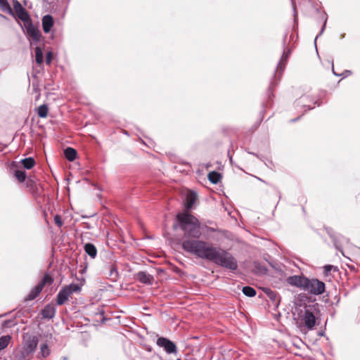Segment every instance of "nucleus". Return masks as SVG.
<instances>
[{
    "mask_svg": "<svg viewBox=\"0 0 360 360\" xmlns=\"http://www.w3.org/2000/svg\"><path fill=\"white\" fill-rule=\"evenodd\" d=\"M182 248L191 255L211 261L221 267L232 271L238 268L237 261L230 252L204 240H186L183 243Z\"/></svg>",
    "mask_w": 360,
    "mask_h": 360,
    "instance_id": "nucleus-1",
    "label": "nucleus"
},
{
    "mask_svg": "<svg viewBox=\"0 0 360 360\" xmlns=\"http://www.w3.org/2000/svg\"><path fill=\"white\" fill-rule=\"evenodd\" d=\"M176 221L173 229L176 230L179 227L183 231L184 239L182 243L186 240H199L202 233L200 222L196 217L188 212L180 213L176 215Z\"/></svg>",
    "mask_w": 360,
    "mask_h": 360,
    "instance_id": "nucleus-2",
    "label": "nucleus"
},
{
    "mask_svg": "<svg viewBox=\"0 0 360 360\" xmlns=\"http://www.w3.org/2000/svg\"><path fill=\"white\" fill-rule=\"evenodd\" d=\"M325 289L326 285L323 281L315 278H309L307 277L302 290L311 295H319L325 292Z\"/></svg>",
    "mask_w": 360,
    "mask_h": 360,
    "instance_id": "nucleus-3",
    "label": "nucleus"
},
{
    "mask_svg": "<svg viewBox=\"0 0 360 360\" xmlns=\"http://www.w3.org/2000/svg\"><path fill=\"white\" fill-rule=\"evenodd\" d=\"M316 308L315 305H309L304 308L303 314L301 316V321L308 330L314 329L316 323Z\"/></svg>",
    "mask_w": 360,
    "mask_h": 360,
    "instance_id": "nucleus-4",
    "label": "nucleus"
},
{
    "mask_svg": "<svg viewBox=\"0 0 360 360\" xmlns=\"http://www.w3.org/2000/svg\"><path fill=\"white\" fill-rule=\"evenodd\" d=\"M23 29L27 37L30 39L31 44H37L40 41L41 33L39 30L36 28L32 22V20L23 23Z\"/></svg>",
    "mask_w": 360,
    "mask_h": 360,
    "instance_id": "nucleus-5",
    "label": "nucleus"
},
{
    "mask_svg": "<svg viewBox=\"0 0 360 360\" xmlns=\"http://www.w3.org/2000/svg\"><path fill=\"white\" fill-rule=\"evenodd\" d=\"M39 342V338L37 335L30 333H25L23 335L22 348L34 354Z\"/></svg>",
    "mask_w": 360,
    "mask_h": 360,
    "instance_id": "nucleus-6",
    "label": "nucleus"
},
{
    "mask_svg": "<svg viewBox=\"0 0 360 360\" xmlns=\"http://www.w3.org/2000/svg\"><path fill=\"white\" fill-rule=\"evenodd\" d=\"M156 344L158 347L163 348L167 354H176L177 349L175 343L167 338L160 337L157 339Z\"/></svg>",
    "mask_w": 360,
    "mask_h": 360,
    "instance_id": "nucleus-7",
    "label": "nucleus"
},
{
    "mask_svg": "<svg viewBox=\"0 0 360 360\" xmlns=\"http://www.w3.org/2000/svg\"><path fill=\"white\" fill-rule=\"evenodd\" d=\"M13 13L15 16L22 20L23 23L31 20L28 12L22 7L18 0H13Z\"/></svg>",
    "mask_w": 360,
    "mask_h": 360,
    "instance_id": "nucleus-8",
    "label": "nucleus"
},
{
    "mask_svg": "<svg viewBox=\"0 0 360 360\" xmlns=\"http://www.w3.org/2000/svg\"><path fill=\"white\" fill-rule=\"evenodd\" d=\"M330 236L333 240L335 248L344 255L342 248V245L344 244H348L349 240L340 234H330Z\"/></svg>",
    "mask_w": 360,
    "mask_h": 360,
    "instance_id": "nucleus-9",
    "label": "nucleus"
},
{
    "mask_svg": "<svg viewBox=\"0 0 360 360\" xmlns=\"http://www.w3.org/2000/svg\"><path fill=\"white\" fill-rule=\"evenodd\" d=\"M307 279V277L304 276H290L287 278V283L293 287H297L303 290L304 282Z\"/></svg>",
    "mask_w": 360,
    "mask_h": 360,
    "instance_id": "nucleus-10",
    "label": "nucleus"
},
{
    "mask_svg": "<svg viewBox=\"0 0 360 360\" xmlns=\"http://www.w3.org/2000/svg\"><path fill=\"white\" fill-rule=\"evenodd\" d=\"M135 278L140 283L146 285H152L154 280L153 276L146 271H139L135 275Z\"/></svg>",
    "mask_w": 360,
    "mask_h": 360,
    "instance_id": "nucleus-11",
    "label": "nucleus"
},
{
    "mask_svg": "<svg viewBox=\"0 0 360 360\" xmlns=\"http://www.w3.org/2000/svg\"><path fill=\"white\" fill-rule=\"evenodd\" d=\"M71 294L64 287L58 292L56 297V303L58 305H63L68 300Z\"/></svg>",
    "mask_w": 360,
    "mask_h": 360,
    "instance_id": "nucleus-12",
    "label": "nucleus"
},
{
    "mask_svg": "<svg viewBox=\"0 0 360 360\" xmlns=\"http://www.w3.org/2000/svg\"><path fill=\"white\" fill-rule=\"evenodd\" d=\"M290 54V51H284L281 59H280V61L278 62V63L277 65L276 72H279V75H280L279 77H281L282 72L285 70V65L287 63V61H288Z\"/></svg>",
    "mask_w": 360,
    "mask_h": 360,
    "instance_id": "nucleus-13",
    "label": "nucleus"
},
{
    "mask_svg": "<svg viewBox=\"0 0 360 360\" xmlns=\"http://www.w3.org/2000/svg\"><path fill=\"white\" fill-rule=\"evenodd\" d=\"M290 54V51H284L281 59H280V61L278 62V63L277 65L276 72H279V75H280L279 77H281L282 72L285 70V65L287 63V61H288Z\"/></svg>",
    "mask_w": 360,
    "mask_h": 360,
    "instance_id": "nucleus-14",
    "label": "nucleus"
},
{
    "mask_svg": "<svg viewBox=\"0 0 360 360\" xmlns=\"http://www.w3.org/2000/svg\"><path fill=\"white\" fill-rule=\"evenodd\" d=\"M56 307L51 304H48L41 310V315L44 319H53L56 314Z\"/></svg>",
    "mask_w": 360,
    "mask_h": 360,
    "instance_id": "nucleus-15",
    "label": "nucleus"
},
{
    "mask_svg": "<svg viewBox=\"0 0 360 360\" xmlns=\"http://www.w3.org/2000/svg\"><path fill=\"white\" fill-rule=\"evenodd\" d=\"M53 18L51 15H46L42 18V27L45 33H49L53 25Z\"/></svg>",
    "mask_w": 360,
    "mask_h": 360,
    "instance_id": "nucleus-16",
    "label": "nucleus"
},
{
    "mask_svg": "<svg viewBox=\"0 0 360 360\" xmlns=\"http://www.w3.org/2000/svg\"><path fill=\"white\" fill-rule=\"evenodd\" d=\"M33 356V354L22 347L21 350L16 352L14 360H30Z\"/></svg>",
    "mask_w": 360,
    "mask_h": 360,
    "instance_id": "nucleus-17",
    "label": "nucleus"
},
{
    "mask_svg": "<svg viewBox=\"0 0 360 360\" xmlns=\"http://www.w3.org/2000/svg\"><path fill=\"white\" fill-rule=\"evenodd\" d=\"M196 193L193 191H189L186 195L185 207L187 210H191L195 202Z\"/></svg>",
    "mask_w": 360,
    "mask_h": 360,
    "instance_id": "nucleus-18",
    "label": "nucleus"
},
{
    "mask_svg": "<svg viewBox=\"0 0 360 360\" xmlns=\"http://www.w3.org/2000/svg\"><path fill=\"white\" fill-rule=\"evenodd\" d=\"M51 350L49 348L47 344L44 343L40 346V352L37 354V358L43 360L49 356Z\"/></svg>",
    "mask_w": 360,
    "mask_h": 360,
    "instance_id": "nucleus-19",
    "label": "nucleus"
},
{
    "mask_svg": "<svg viewBox=\"0 0 360 360\" xmlns=\"http://www.w3.org/2000/svg\"><path fill=\"white\" fill-rule=\"evenodd\" d=\"M41 291L42 289L38 285H37L30 290L29 294L25 297V300L32 301L34 300Z\"/></svg>",
    "mask_w": 360,
    "mask_h": 360,
    "instance_id": "nucleus-20",
    "label": "nucleus"
},
{
    "mask_svg": "<svg viewBox=\"0 0 360 360\" xmlns=\"http://www.w3.org/2000/svg\"><path fill=\"white\" fill-rule=\"evenodd\" d=\"M84 250L85 252L89 255L91 258H95L97 255V249L96 246L91 243H88L84 245Z\"/></svg>",
    "mask_w": 360,
    "mask_h": 360,
    "instance_id": "nucleus-21",
    "label": "nucleus"
},
{
    "mask_svg": "<svg viewBox=\"0 0 360 360\" xmlns=\"http://www.w3.org/2000/svg\"><path fill=\"white\" fill-rule=\"evenodd\" d=\"M77 150L75 148H71V147H68L64 150L65 157L66 158L67 160H68L69 161H71V162L75 160V158L77 157Z\"/></svg>",
    "mask_w": 360,
    "mask_h": 360,
    "instance_id": "nucleus-22",
    "label": "nucleus"
},
{
    "mask_svg": "<svg viewBox=\"0 0 360 360\" xmlns=\"http://www.w3.org/2000/svg\"><path fill=\"white\" fill-rule=\"evenodd\" d=\"M0 9L12 16H15L13 11L7 0H0Z\"/></svg>",
    "mask_w": 360,
    "mask_h": 360,
    "instance_id": "nucleus-23",
    "label": "nucleus"
},
{
    "mask_svg": "<svg viewBox=\"0 0 360 360\" xmlns=\"http://www.w3.org/2000/svg\"><path fill=\"white\" fill-rule=\"evenodd\" d=\"M250 154L256 156L257 158H259L261 161H262L265 165L269 167V169H274V162H272L271 160H270L269 158H266V157H264L263 155H259L258 154H256V153H250Z\"/></svg>",
    "mask_w": 360,
    "mask_h": 360,
    "instance_id": "nucleus-24",
    "label": "nucleus"
},
{
    "mask_svg": "<svg viewBox=\"0 0 360 360\" xmlns=\"http://www.w3.org/2000/svg\"><path fill=\"white\" fill-rule=\"evenodd\" d=\"M209 181L212 184H217L221 178V174L216 171L210 172L207 175Z\"/></svg>",
    "mask_w": 360,
    "mask_h": 360,
    "instance_id": "nucleus-25",
    "label": "nucleus"
},
{
    "mask_svg": "<svg viewBox=\"0 0 360 360\" xmlns=\"http://www.w3.org/2000/svg\"><path fill=\"white\" fill-rule=\"evenodd\" d=\"M108 276L112 281H117V279L119 276V273H118L117 269L115 266L110 265L109 273H108Z\"/></svg>",
    "mask_w": 360,
    "mask_h": 360,
    "instance_id": "nucleus-26",
    "label": "nucleus"
},
{
    "mask_svg": "<svg viewBox=\"0 0 360 360\" xmlns=\"http://www.w3.org/2000/svg\"><path fill=\"white\" fill-rule=\"evenodd\" d=\"M53 282V278L49 274H45L42 280L37 285L43 290L45 285H51Z\"/></svg>",
    "mask_w": 360,
    "mask_h": 360,
    "instance_id": "nucleus-27",
    "label": "nucleus"
},
{
    "mask_svg": "<svg viewBox=\"0 0 360 360\" xmlns=\"http://www.w3.org/2000/svg\"><path fill=\"white\" fill-rule=\"evenodd\" d=\"M21 163L23 165L24 168L27 169H30L34 166L35 161L33 158H27L22 159L21 160Z\"/></svg>",
    "mask_w": 360,
    "mask_h": 360,
    "instance_id": "nucleus-28",
    "label": "nucleus"
},
{
    "mask_svg": "<svg viewBox=\"0 0 360 360\" xmlns=\"http://www.w3.org/2000/svg\"><path fill=\"white\" fill-rule=\"evenodd\" d=\"M49 112L48 105L46 104L41 105L38 108L37 114L39 117L44 118L47 117Z\"/></svg>",
    "mask_w": 360,
    "mask_h": 360,
    "instance_id": "nucleus-29",
    "label": "nucleus"
},
{
    "mask_svg": "<svg viewBox=\"0 0 360 360\" xmlns=\"http://www.w3.org/2000/svg\"><path fill=\"white\" fill-rule=\"evenodd\" d=\"M64 288L69 291L71 295L74 292L77 293L81 291V287L77 283H71L68 285L64 286Z\"/></svg>",
    "mask_w": 360,
    "mask_h": 360,
    "instance_id": "nucleus-30",
    "label": "nucleus"
},
{
    "mask_svg": "<svg viewBox=\"0 0 360 360\" xmlns=\"http://www.w3.org/2000/svg\"><path fill=\"white\" fill-rule=\"evenodd\" d=\"M35 60L37 64H41L44 60L43 52L40 47L37 46L34 49Z\"/></svg>",
    "mask_w": 360,
    "mask_h": 360,
    "instance_id": "nucleus-31",
    "label": "nucleus"
},
{
    "mask_svg": "<svg viewBox=\"0 0 360 360\" xmlns=\"http://www.w3.org/2000/svg\"><path fill=\"white\" fill-rule=\"evenodd\" d=\"M14 176L20 183L24 182L26 179V174L24 170L16 169L14 172Z\"/></svg>",
    "mask_w": 360,
    "mask_h": 360,
    "instance_id": "nucleus-32",
    "label": "nucleus"
},
{
    "mask_svg": "<svg viewBox=\"0 0 360 360\" xmlns=\"http://www.w3.org/2000/svg\"><path fill=\"white\" fill-rule=\"evenodd\" d=\"M242 292L248 297H252L256 295V290L255 288L250 286H245L243 288Z\"/></svg>",
    "mask_w": 360,
    "mask_h": 360,
    "instance_id": "nucleus-33",
    "label": "nucleus"
},
{
    "mask_svg": "<svg viewBox=\"0 0 360 360\" xmlns=\"http://www.w3.org/2000/svg\"><path fill=\"white\" fill-rule=\"evenodd\" d=\"M10 340V335H4L0 338V351L8 346Z\"/></svg>",
    "mask_w": 360,
    "mask_h": 360,
    "instance_id": "nucleus-34",
    "label": "nucleus"
},
{
    "mask_svg": "<svg viewBox=\"0 0 360 360\" xmlns=\"http://www.w3.org/2000/svg\"><path fill=\"white\" fill-rule=\"evenodd\" d=\"M26 186L32 192H34L37 189V184L36 181L32 179H28L27 180Z\"/></svg>",
    "mask_w": 360,
    "mask_h": 360,
    "instance_id": "nucleus-35",
    "label": "nucleus"
},
{
    "mask_svg": "<svg viewBox=\"0 0 360 360\" xmlns=\"http://www.w3.org/2000/svg\"><path fill=\"white\" fill-rule=\"evenodd\" d=\"M327 19H328L327 15H326V14L325 13V14H324V22H323V26H322V27H321V31H320L319 34L316 37V38H315V39H314V44H315V46H316V39H317V38L323 34V31H324V30H325V28H326V22H327Z\"/></svg>",
    "mask_w": 360,
    "mask_h": 360,
    "instance_id": "nucleus-36",
    "label": "nucleus"
},
{
    "mask_svg": "<svg viewBox=\"0 0 360 360\" xmlns=\"http://www.w3.org/2000/svg\"><path fill=\"white\" fill-rule=\"evenodd\" d=\"M332 65L333 66V62L332 61ZM333 72L335 76H343L344 77H347V75L352 74V72L350 70H345L343 72L341 75L337 74L334 68L333 67Z\"/></svg>",
    "mask_w": 360,
    "mask_h": 360,
    "instance_id": "nucleus-37",
    "label": "nucleus"
},
{
    "mask_svg": "<svg viewBox=\"0 0 360 360\" xmlns=\"http://www.w3.org/2000/svg\"><path fill=\"white\" fill-rule=\"evenodd\" d=\"M54 221L56 223V224L60 227L62 226L63 225V221H62V219H61V217L58 214H56L55 217H54Z\"/></svg>",
    "mask_w": 360,
    "mask_h": 360,
    "instance_id": "nucleus-38",
    "label": "nucleus"
},
{
    "mask_svg": "<svg viewBox=\"0 0 360 360\" xmlns=\"http://www.w3.org/2000/svg\"><path fill=\"white\" fill-rule=\"evenodd\" d=\"M52 58H53L52 53L48 52L46 56V63L49 64V65L51 64Z\"/></svg>",
    "mask_w": 360,
    "mask_h": 360,
    "instance_id": "nucleus-39",
    "label": "nucleus"
},
{
    "mask_svg": "<svg viewBox=\"0 0 360 360\" xmlns=\"http://www.w3.org/2000/svg\"><path fill=\"white\" fill-rule=\"evenodd\" d=\"M332 268H333V266H331V265H326L324 266L325 274L327 275L330 271Z\"/></svg>",
    "mask_w": 360,
    "mask_h": 360,
    "instance_id": "nucleus-40",
    "label": "nucleus"
},
{
    "mask_svg": "<svg viewBox=\"0 0 360 360\" xmlns=\"http://www.w3.org/2000/svg\"><path fill=\"white\" fill-rule=\"evenodd\" d=\"M291 2H292V8H293V11H294V20H295L296 18H297V11H296V8H295V6L294 4V1L291 0Z\"/></svg>",
    "mask_w": 360,
    "mask_h": 360,
    "instance_id": "nucleus-41",
    "label": "nucleus"
},
{
    "mask_svg": "<svg viewBox=\"0 0 360 360\" xmlns=\"http://www.w3.org/2000/svg\"><path fill=\"white\" fill-rule=\"evenodd\" d=\"M7 147V145L0 143V152L3 151L4 148Z\"/></svg>",
    "mask_w": 360,
    "mask_h": 360,
    "instance_id": "nucleus-42",
    "label": "nucleus"
},
{
    "mask_svg": "<svg viewBox=\"0 0 360 360\" xmlns=\"http://www.w3.org/2000/svg\"><path fill=\"white\" fill-rule=\"evenodd\" d=\"M275 85H276V84L274 83V82H271V84H270L269 90H271L272 86H275Z\"/></svg>",
    "mask_w": 360,
    "mask_h": 360,
    "instance_id": "nucleus-43",
    "label": "nucleus"
},
{
    "mask_svg": "<svg viewBox=\"0 0 360 360\" xmlns=\"http://www.w3.org/2000/svg\"><path fill=\"white\" fill-rule=\"evenodd\" d=\"M274 292H271V293L269 294V297L271 299H274L275 297V295H273Z\"/></svg>",
    "mask_w": 360,
    "mask_h": 360,
    "instance_id": "nucleus-44",
    "label": "nucleus"
},
{
    "mask_svg": "<svg viewBox=\"0 0 360 360\" xmlns=\"http://www.w3.org/2000/svg\"><path fill=\"white\" fill-rule=\"evenodd\" d=\"M299 119H300V117H297V118H296V119H292V120H290V122H296L297 120H298Z\"/></svg>",
    "mask_w": 360,
    "mask_h": 360,
    "instance_id": "nucleus-45",
    "label": "nucleus"
},
{
    "mask_svg": "<svg viewBox=\"0 0 360 360\" xmlns=\"http://www.w3.org/2000/svg\"><path fill=\"white\" fill-rule=\"evenodd\" d=\"M286 37H287V35L285 34V35L284 36V38H283V41H284V42H285V40H286Z\"/></svg>",
    "mask_w": 360,
    "mask_h": 360,
    "instance_id": "nucleus-46",
    "label": "nucleus"
},
{
    "mask_svg": "<svg viewBox=\"0 0 360 360\" xmlns=\"http://www.w3.org/2000/svg\"><path fill=\"white\" fill-rule=\"evenodd\" d=\"M15 166H16V165H15V163L13 162V164H12V167H15Z\"/></svg>",
    "mask_w": 360,
    "mask_h": 360,
    "instance_id": "nucleus-47",
    "label": "nucleus"
},
{
    "mask_svg": "<svg viewBox=\"0 0 360 360\" xmlns=\"http://www.w3.org/2000/svg\"><path fill=\"white\" fill-rule=\"evenodd\" d=\"M63 360H67L66 357H63Z\"/></svg>",
    "mask_w": 360,
    "mask_h": 360,
    "instance_id": "nucleus-48",
    "label": "nucleus"
},
{
    "mask_svg": "<svg viewBox=\"0 0 360 360\" xmlns=\"http://www.w3.org/2000/svg\"><path fill=\"white\" fill-rule=\"evenodd\" d=\"M0 16H1V17H3V18H5V16H4V15H3L2 14H0Z\"/></svg>",
    "mask_w": 360,
    "mask_h": 360,
    "instance_id": "nucleus-49",
    "label": "nucleus"
},
{
    "mask_svg": "<svg viewBox=\"0 0 360 360\" xmlns=\"http://www.w3.org/2000/svg\"><path fill=\"white\" fill-rule=\"evenodd\" d=\"M148 351H151V347L148 348Z\"/></svg>",
    "mask_w": 360,
    "mask_h": 360,
    "instance_id": "nucleus-50",
    "label": "nucleus"
}]
</instances>
